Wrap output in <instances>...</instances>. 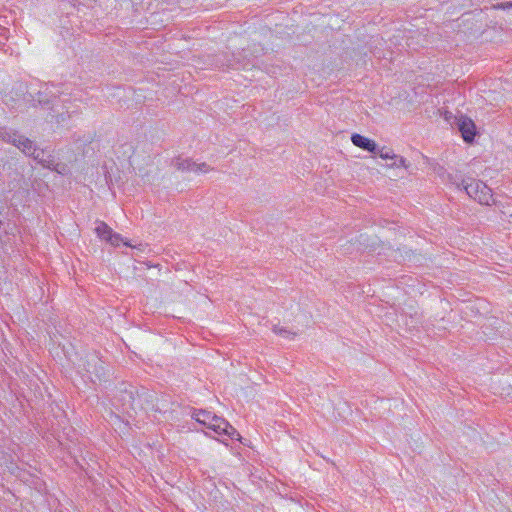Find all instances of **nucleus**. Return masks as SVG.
I'll return each instance as SVG.
<instances>
[{
    "instance_id": "1",
    "label": "nucleus",
    "mask_w": 512,
    "mask_h": 512,
    "mask_svg": "<svg viewBox=\"0 0 512 512\" xmlns=\"http://www.w3.org/2000/svg\"><path fill=\"white\" fill-rule=\"evenodd\" d=\"M148 397L152 398L153 395L147 392L139 394L134 387L130 386L129 389L121 390L116 400L121 404L125 412L130 413V411H134L136 413L137 410L148 409L150 405L152 408L154 407L153 399H148Z\"/></svg>"
},
{
    "instance_id": "2",
    "label": "nucleus",
    "mask_w": 512,
    "mask_h": 512,
    "mask_svg": "<svg viewBox=\"0 0 512 512\" xmlns=\"http://www.w3.org/2000/svg\"><path fill=\"white\" fill-rule=\"evenodd\" d=\"M458 187H462L470 198L482 205H490L493 199L491 188L481 180L468 177L462 179Z\"/></svg>"
},
{
    "instance_id": "3",
    "label": "nucleus",
    "mask_w": 512,
    "mask_h": 512,
    "mask_svg": "<svg viewBox=\"0 0 512 512\" xmlns=\"http://www.w3.org/2000/svg\"><path fill=\"white\" fill-rule=\"evenodd\" d=\"M83 369L85 370L84 377H86L92 383L102 381L106 374L103 361L94 354L88 355L86 357L83 363Z\"/></svg>"
},
{
    "instance_id": "4",
    "label": "nucleus",
    "mask_w": 512,
    "mask_h": 512,
    "mask_svg": "<svg viewBox=\"0 0 512 512\" xmlns=\"http://www.w3.org/2000/svg\"><path fill=\"white\" fill-rule=\"evenodd\" d=\"M207 428L214 431L218 435H226L231 439H241L238 431L228 421L219 416H216V418L210 425L207 426Z\"/></svg>"
},
{
    "instance_id": "5",
    "label": "nucleus",
    "mask_w": 512,
    "mask_h": 512,
    "mask_svg": "<svg viewBox=\"0 0 512 512\" xmlns=\"http://www.w3.org/2000/svg\"><path fill=\"white\" fill-rule=\"evenodd\" d=\"M455 125L465 142L470 143L474 140L476 127L470 118L460 115L455 118Z\"/></svg>"
},
{
    "instance_id": "6",
    "label": "nucleus",
    "mask_w": 512,
    "mask_h": 512,
    "mask_svg": "<svg viewBox=\"0 0 512 512\" xmlns=\"http://www.w3.org/2000/svg\"><path fill=\"white\" fill-rule=\"evenodd\" d=\"M173 165L176 167L177 170L194 172L197 174L207 173L211 170L209 165H207L206 163L197 164L190 159L176 158L173 161Z\"/></svg>"
},
{
    "instance_id": "7",
    "label": "nucleus",
    "mask_w": 512,
    "mask_h": 512,
    "mask_svg": "<svg viewBox=\"0 0 512 512\" xmlns=\"http://www.w3.org/2000/svg\"><path fill=\"white\" fill-rule=\"evenodd\" d=\"M54 89L55 87L53 85L44 84L36 93V97L33 96V99L41 105L49 104L53 101V98H56Z\"/></svg>"
},
{
    "instance_id": "8",
    "label": "nucleus",
    "mask_w": 512,
    "mask_h": 512,
    "mask_svg": "<svg viewBox=\"0 0 512 512\" xmlns=\"http://www.w3.org/2000/svg\"><path fill=\"white\" fill-rule=\"evenodd\" d=\"M351 141L356 147H359L368 152L376 153L377 151V144L373 140L360 134H353L351 136Z\"/></svg>"
},
{
    "instance_id": "9",
    "label": "nucleus",
    "mask_w": 512,
    "mask_h": 512,
    "mask_svg": "<svg viewBox=\"0 0 512 512\" xmlns=\"http://www.w3.org/2000/svg\"><path fill=\"white\" fill-rule=\"evenodd\" d=\"M21 137L22 135L15 130L6 127L0 128V138L6 143L17 147L18 143H20Z\"/></svg>"
},
{
    "instance_id": "10",
    "label": "nucleus",
    "mask_w": 512,
    "mask_h": 512,
    "mask_svg": "<svg viewBox=\"0 0 512 512\" xmlns=\"http://www.w3.org/2000/svg\"><path fill=\"white\" fill-rule=\"evenodd\" d=\"M217 415L213 414L210 411L206 410H198L195 411L192 417L200 424L204 426H208L212 423V421L216 418Z\"/></svg>"
},
{
    "instance_id": "11",
    "label": "nucleus",
    "mask_w": 512,
    "mask_h": 512,
    "mask_svg": "<svg viewBox=\"0 0 512 512\" xmlns=\"http://www.w3.org/2000/svg\"><path fill=\"white\" fill-rule=\"evenodd\" d=\"M17 148H19L27 156H32L38 149L33 141L24 136L21 137L20 143H18Z\"/></svg>"
},
{
    "instance_id": "12",
    "label": "nucleus",
    "mask_w": 512,
    "mask_h": 512,
    "mask_svg": "<svg viewBox=\"0 0 512 512\" xmlns=\"http://www.w3.org/2000/svg\"><path fill=\"white\" fill-rule=\"evenodd\" d=\"M95 232L99 238L107 242L113 234V230L105 222L102 221L97 223V226L95 227Z\"/></svg>"
},
{
    "instance_id": "13",
    "label": "nucleus",
    "mask_w": 512,
    "mask_h": 512,
    "mask_svg": "<svg viewBox=\"0 0 512 512\" xmlns=\"http://www.w3.org/2000/svg\"><path fill=\"white\" fill-rule=\"evenodd\" d=\"M31 157L46 167H50V163L52 162V160L48 159L50 155H47L42 149H37Z\"/></svg>"
},
{
    "instance_id": "14",
    "label": "nucleus",
    "mask_w": 512,
    "mask_h": 512,
    "mask_svg": "<svg viewBox=\"0 0 512 512\" xmlns=\"http://www.w3.org/2000/svg\"><path fill=\"white\" fill-rule=\"evenodd\" d=\"M375 154L379 155V157L384 160H394L396 157V154H394L391 149H386L385 147L379 148L377 146V151Z\"/></svg>"
},
{
    "instance_id": "15",
    "label": "nucleus",
    "mask_w": 512,
    "mask_h": 512,
    "mask_svg": "<svg viewBox=\"0 0 512 512\" xmlns=\"http://www.w3.org/2000/svg\"><path fill=\"white\" fill-rule=\"evenodd\" d=\"M108 243H110L113 246H119L121 243H123L125 246L132 247L131 244L128 242H124L122 236L118 233L113 232L111 238L108 240Z\"/></svg>"
},
{
    "instance_id": "16",
    "label": "nucleus",
    "mask_w": 512,
    "mask_h": 512,
    "mask_svg": "<svg viewBox=\"0 0 512 512\" xmlns=\"http://www.w3.org/2000/svg\"><path fill=\"white\" fill-rule=\"evenodd\" d=\"M273 332L277 335L284 337V338H290V339H293L296 335V333L291 332L285 328L278 327V326H274Z\"/></svg>"
},
{
    "instance_id": "17",
    "label": "nucleus",
    "mask_w": 512,
    "mask_h": 512,
    "mask_svg": "<svg viewBox=\"0 0 512 512\" xmlns=\"http://www.w3.org/2000/svg\"><path fill=\"white\" fill-rule=\"evenodd\" d=\"M389 166L395 167V168H399V167L407 168L408 167L406 159L401 156H398V155H396L393 162L391 164H389Z\"/></svg>"
},
{
    "instance_id": "18",
    "label": "nucleus",
    "mask_w": 512,
    "mask_h": 512,
    "mask_svg": "<svg viewBox=\"0 0 512 512\" xmlns=\"http://www.w3.org/2000/svg\"><path fill=\"white\" fill-rule=\"evenodd\" d=\"M497 8L508 9L512 8V2L501 3L497 5Z\"/></svg>"
},
{
    "instance_id": "19",
    "label": "nucleus",
    "mask_w": 512,
    "mask_h": 512,
    "mask_svg": "<svg viewBox=\"0 0 512 512\" xmlns=\"http://www.w3.org/2000/svg\"><path fill=\"white\" fill-rule=\"evenodd\" d=\"M60 120H61V121H63V120H64V116H63V114L58 115V119H57V121L59 122Z\"/></svg>"
}]
</instances>
